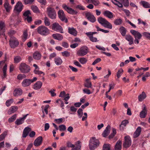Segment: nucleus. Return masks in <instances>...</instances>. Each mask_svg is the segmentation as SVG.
I'll list each match as a JSON object with an SVG mask.
<instances>
[{
	"label": "nucleus",
	"instance_id": "obj_15",
	"mask_svg": "<svg viewBox=\"0 0 150 150\" xmlns=\"http://www.w3.org/2000/svg\"><path fill=\"white\" fill-rule=\"evenodd\" d=\"M28 115V114H27L24 115L23 117L17 119L15 122V124L18 125L23 124L24 122V120L26 118L27 116Z\"/></svg>",
	"mask_w": 150,
	"mask_h": 150
},
{
	"label": "nucleus",
	"instance_id": "obj_55",
	"mask_svg": "<svg viewBox=\"0 0 150 150\" xmlns=\"http://www.w3.org/2000/svg\"><path fill=\"white\" fill-rule=\"evenodd\" d=\"M13 100L12 98L7 100L6 102V105L8 107L11 104L13 103Z\"/></svg>",
	"mask_w": 150,
	"mask_h": 150
},
{
	"label": "nucleus",
	"instance_id": "obj_43",
	"mask_svg": "<svg viewBox=\"0 0 150 150\" xmlns=\"http://www.w3.org/2000/svg\"><path fill=\"white\" fill-rule=\"evenodd\" d=\"M112 132L109 136L108 138L110 139L112 138L116 133V130L114 128H112Z\"/></svg>",
	"mask_w": 150,
	"mask_h": 150
},
{
	"label": "nucleus",
	"instance_id": "obj_46",
	"mask_svg": "<svg viewBox=\"0 0 150 150\" xmlns=\"http://www.w3.org/2000/svg\"><path fill=\"white\" fill-rule=\"evenodd\" d=\"M16 114H14L11 117L8 119V121L9 122H11L14 121L16 118Z\"/></svg>",
	"mask_w": 150,
	"mask_h": 150
},
{
	"label": "nucleus",
	"instance_id": "obj_2",
	"mask_svg": "<svg viewBox=\"0 0 150 150\" xmlns=\"http://www.w3.org/2000/svg\"><path fill=\"white\" fill-rule=\"evenodd\" d=\"M46 13L48 16L51 19H55L56 18L57 13L54 8L50 6L46 8Z\"/></svg>",
	"mask_w": 150,
	"mask_h": 150
},
{
	"label": "nucleus",
	"instance_id": "obj_10",
	"mask_svg": "<svg viewBox=\"0 0 150 150\" xmlns=\"http://www.w3.org/2000/svg\"><path fill=\"white\" fill-rule=\"evenodd\" d=\"M58 15L59 18L62 21L66 23L68 22V20L62 10H59L58 12Z\"/></svg>",
	"mask_w": 150,
	"mask_h": 150
},
{
	"label": "nucleus",
	"instance_id": "obj_21",
	"mask_svg": "<svg viewBox=\"0 0 150 150\" xmlns=\"http://www.w3.org/2000/svg\"><path fill=\"white\" fill-rule=\"evenodd\" d=\"M141 131L142 129L141 127H138L133 134V137L134 138H136L139 137Z\"/></svg>",
	"mask_w": 150,
	"mask_h": 150
},
{
	"label": "nucleus",
	"instance_id": "obj_17",
	"mask_svg": "<svg viewBox=\"0 0 150 150\" xmlns=\"http://www.w3.org/2000/svg\"><path fill=\"white\" fill-rule=\"evenodd\" d=\"M42 136H39L35 140L34 142V145L36 146H38L42 144Z\"/></svg>",
	"mask_w": 150,
	"mask_h": 150
},
{
	"label": "nucleus",
	"instance_id": "obj_13",
	"mask_svg": "<svg viewBox=\"0 0 150 150\" xmlns=\"http://www.w3.org/2000/svg\"><path fill=\"white\" fill-rule=\"evenodd\" d=\"M86 17L87 19L92 23L95 22L96 19L94 16L90 12H87L85 13Z\"/></svg>",
	"mask_w": 150,
	"mask_h": 150
},
{
	"label": "nucleus",
	"instance_id": "obj_34",
	"mask_svg": "<svg viewBox=\"0 0 150 150\" xmlns=\"http://www.w3.org/2000/svg\"><path fill=\"white\" fill-rule=\"evenodd\" d=\"M123 72V70L122 69L118 70L116 74L117 78H116V80L117 81H119V79L120 77Z\"/></svg>",
	"mask_w": 150,
	"mask_h": 150
},
{
	"label": "nucleus",
	"instance_id": "obj_52",
	"mask_svg": "<svg viewBox=\"0 0 150 150\" xmlns=\"http://www.w3.org/2000/svg\"><path fill=\"white\" fill-rule=\"evenodd\" d=\"M62 54L63 57H68L70 56V53L67 51L62 52Z\"/></svg>",
	"mask_w": 150,
	"mask_h": 150
},
{
	"label": "nucleus",
	"instance_id": "obj_30",
	"mask_svg": "<svg viewBox=\"0 0 150 150\" xmlns=\"http://www.w3.org/2000/svg\"><path fill=\"white\" fill-rule=\"evenodd\" d=\"M122 144V142L121 141H118L115 146V150H121Z\"/></svg>",
	"mask_w": 150,
	"mask_h": 150
},
{
	"label": "nucleus",
	"instance_id": "obj_42",
	"mask_svg": "<svg viewBox=\"0 0 150 150\" xmlns=\"http://www.w3.org/2000/svg\"><path fill=\"white\" fill-rule=\"evenodd\" d=\"M74 145L75 146H76L75 147L76 148L78 149H79L81 150V142H80V141H78L76 142Z\"/></svg>",
	"mask_w": 150,
	"mask_h": 150
},
{
	"label": "nucleus",
	"instance_id": "obj_56",
	"mask_svg": "<svg viewBox=\"0 0 150 150\" xmlns=\"http://www.w3.org/2000/svg\"><path fill=\"white\" fill-rule=\"evenodd\" d=\"M31 13L30 11L28 10L25 11L23 14L24 18L29 16L30 15H31Z\"/></svg>",
	"mask_w": 150,
	"mask_h": 150
},
{
	"label": "nucleus",
	"instance_id": "obj_61",
	"mask_svg": "<svg viewBox=\"0 0 150 150\" xmlns=\"http://www.w3.org/2000/svg\"><path fill=\"white\" fill-rule=\"evenodd\" d=\"M34 1V0H24L25 4H31Z\"/></svg>",
	"mask_w": 150,
	"mask_h": 150
},
{
	"label": "nucleus",
	"instance_id": "obj_22",
	"mask_svg": "<svg viewBox=\"0 0 150 150\" xmlns=\"http://www.w3.org/2000/svg\"><path fill=\"white\" fill-rule=\"evenodd\" d=\"M18 109V107L17 106H11L8 111V113L9 115L16 112Z\"/></svg>",
	"mask_w": 150,
	"mask_h": 150
},
{
	"label": "nucleus",
	"instance_id": "obj_4",
	"mask_svg": "<svg viewBox=\"0 0 150 150\" xmlns=\"http://www.w3.org/2000/svg\"><path fill=\"white\" fill-rule=\"evenodd\" d=\"M38 33L42 35L46 36L50 33L49 30L44 26H39L37 29Z\"/></svg>",
	"mask_w": 150,
	"mask_h": 150
},
{
	"label": "nucleus",
	"instance_id": "obj_51",
	"mask_svg": "<svg viewBox=\"0 0 150 150\" xmlns=\"http://www.w3.org/2000/svg\"><path fill=\"white\" fill-rule=\"evenodd\" d=\"M5 22L3 21H0V30H3L5 28Z\"/></svg>",
	"mask_w": 150,
	"mask_h": 150
},
{
	"label": "nucleus",
	"instance_id": "obj_8",
	"mask_svg": "<svg viewBox=\"0 0 150 150\" xmlns=\"http://www.w3.org/2000/svg\"><path fill=\"white\" fill-rule=\"evenodd\" d=\"M88 48L86 46L81 47L77 52V54L79 56H83L86 54L88 52Z\"/></svg>",
	"mask_w": 150,
	"mask_h": 150
},
{
	"label": "nucleus",
	"instance_id": "obj_6",
	"mask_svg": "<svg viewBox=\"0 0 150 150\" xmlns=\"http://www.w3.org/2000/svg\"><path fill=\"white\" fill-rule=\"evenodd\" d=\"M37 80V78L34 77L33 79H26L23 80L21 83L22 86L23 87L28 86L32 83H33Z\"/></svg>",
	"mask_w": 150,
	"mask_h": 150
},
{
	"label": "nucleus",
	"instance_id": "obj_60",
	"mask_svg": "<svg viewBox=\"0 0 150 150\" xmlns=\"http://www.w3.org/2000/svg\"><path fill=\"white\" fill-rule=\"evenodd\" d=\"M128 123V121L127 120H123L121 123V125H120V128H121L122 125H123L124 127H125Z\"/></svg>",
	"mask_w": 150,
	"mask_h": 150
},
{
	"label": "nucleus",
	"instance_id": "obj_1",
	"mask_svg": "<svg viewBox=\"0 0 150 150\" xmlns=\"http://www.w3.org/2000/svg\"><path fill=\"white\" fill-rule=\"evenodd\" d=\"M100 142L95 137H92L89 142V146L90 150H95L99 146Z\"/></svg>",
	"mask_w": 150,
	"mask_h": 150
},
{
	"label": "nucleus",
	"instance_id": "obj_49",
	"mask_svg": "<svg viewBox=\"0 0 150 150\" xmlns=\"http://www.w3.org/2000/svg\"><path fill=\"white\" fill-rule=\"evenodd\" d=\"M96 27L97 29V31H102V32L105 33H108L109 32V30H104L103 29L100 28L98 26H96Z\"/></svg>",
	"mask_w": 150,
	"mask_h": 150
},
{
	"label": "nucleus",
	"instance_id": "obj_32",
	"mask_svg": "<svg viewBox=\"0 0 150 150\" xmlns=\"http://www.w3.org/2000/svg\"><path fill=\"white\" fill-rule=\"evenodd\" d=\"M54 61L55 64L57 65H60L62 63V59L59 57L55 58Z\"/></svg>",
	"mask_w": 150,
	"mask_h": 150
},
{
	"label": "nucleus",
	"instance_id": "obj_24",
	"mask_svg": "<svg viewBox=\"0 0 150 150\" xmlns=\"http://www.w3.org/2000/svg\"><path fill=\"white\" fill-rule=\"evenodd\" d=\"M52 36L55 39L59 41L62 40L63 38L62 35L59 33L54 34L52 35Z\"/></svg>",
	"mask_w": 150,
	"mask_h": 150
},
{
	"label": "nucleus",
	"instance_id": "obj_20",
	"mask_svg": "<svg viewBox=\"0 0 150 150\" xmlns=\"http://www.w3.org/2000/svg\"><path fill=\"white\" fill-rule=\"evenodd\" d=\"M125 39L129 42V44L131 45L134 43V39L130 35L127 34L125 36Z\"/></svg>",
	"mask_w": 150,
	"mask_h": 150
},
{
	"label": "nucleus",
	"instance_id": "obj_11",
	"mask_svg": "<svg viewBox=\"0 0 150 150\" xmlns=\"http://www.w3.org/2000/svg\"><path fill=\"white\" fill-rule=\"evenodd\" d=\"M52 29L54 31L59 32L61 33H64L62 27L57 23H53L52 26Z\"/></svg>",
	"mask_w": 150,
	"mask_h": 150
},
{
	"label": "nucleus",
	"instance_id": "obj_38",
	"mask_svg": "<svg viewBox=\"0 0 150 150\" xmlns=\"http://www.w3.org/2000/svg\"><path fill=\"white\" fill-rule=\"evenodd\" d=\"M125 7H127L129 6V0H119Z\"/></svg>",
	"mask_w": 150,
	"mask_h": 150
},
{
	"label": "nucleus",
	"instance_id": "obj_35",
	"mask_svg": "<svg viewBox=\"0 0 150 150\" xmlns=\"http://www.w3.org/2000/svg\"><path fill=\"white\" fill-rule=\"evenodd\" d=\"M31 8L33 12L36 13H40V11L38 7L35 5H32L31 6Z\"/></svg>",
	"mask_w": 150,
	"mask_h": 150
},
{
	"label": "nucleus",
	"instance_id": "obj_31",
	"mask_svg": "<svg viewBox=\"0 0 150 150\" xmlns=\"http://www.w3.org/2000/svg\"><path fill=\"white\" fill-rule=\"evenodd\" d=\"M4 7L7 12H8L11 9V6L7 1H6L4 4Z\"/></svg>",
	"mask_w": 150,
	"mask_h": 150
},
{
	"label": "nucleus",
	"instance_id": "obj_62",
	"mask_svg": "<svg viewBox=\"0 0 150 150\" xmlns=\"http://www.w3.org/2000/svg\"><path fill=\"white\" fill-rule=\"evenodd\" d=\"M25 20H27L28 23H30L32 21V19L31 17L28 16L24 18Z\"/></svg>",
	"mask_w": 150,
	"mask_h": 150
},
{
	"label": "nucleus",
	"instance_id": "obj_23",
	"mask_svg": "<svg viewBox=\"0 0 150 150\" xmlns=\"http://www.w3.org/2000/svg\"><path fill=\"white\" fill-rule=\"evenodd\" d=\"M42 86V83L40 81H38L33 85V88L36 90L40 89Z\"/></svg>",
	"mask_w": 150,
	"mask_h": 150
},
{
	"label": "nucleus",
	"instance_id": "obj_63",
	"mask_svg": "<svg viewBox=\"0 0 150 150\" xmlns=\"http://www.w3.org/2000/svg\"><path fill=\"white\" fill-rule=\"evenodd\" d=\"M76 8L79 9L80 10H85V8L81 4L76 5Z\"/></svg>",
	"mask_w": 150,
	"mask_h": 150
},
{
	"label": "nucleus",
	"instance_id": "obj_14",
	"mask_svg": "<svg viewBox=\"0 0 150 150\" xmlns=\"http://www.w3.org/2000/svg\"><path fill=\"white\" fill-rule=\"evenodd\" d=\"M62 6L63 8L66 10L69 13L72 15H74L76 14L77 13V12L76 11L74 10L71 8L68 7L65 4H63Z\"/></svg>",
	"mask_w": 150,
	"mask_h": 150
},
{
	"label": "nucleus",
	"instance_id": "obj_7",
	"mask_svg": "<svg viewBox=\"0 0 150 150\" xmlns=\"http://www.w3.org/2000/svg\"><path fill=\"white\" fill-rule=\"evenodd\" d=\"M9 44L11 48H14L18 45L19 42L16 38L14 37H11L9 40Z\"/></svg>",
	"mask_w": 150,
	"mask_h": 150
},
{
	"label": "nucleus",
	"instance_id": "obj_50",
	"mask_svg": "<svg viewBox=\"0 0 150 150\" xmlns=\"http://www.w3.org/2000/svg\"><path fill=\"white\" fill-rule=\"evenodd\" d=\"M14 59V62L15 63H18L21 61V58L20 56H18L15 57Z\"/></svg>",
	"mask_w": 150,
	"mask_h": 150
},
{
	"label": "nucleus",
	"instance_id": "obj_5",
	"mask_svg": "<svg viewBox=\"0 0 150 150\" xmlns=\"http://www.w3.org/2000/svg\"><path fill=\"white\" fill-rule=\"evenodd\" d=\"M19 69L22 73H26L30 70V67L24 63H21L20 65Z\"/></svg>",
	"mask_w": 150,
	"mask_h": 150
},
{
	"label": "nucleus",
	"instance_id": "obj_19",
	"mask_svg": "<svg viewBox=\"0 0 150 150\" xmlns=\"http://www.w3.org/2000/svg\"><path fill=\"white\" fill-rule=\"evenodd\" d=\"M110 130L111 127L108 125L102 134L103 136L104 137H106L110 133Z\"/></svg>",
	"mask_w": 150,
	"mask_h": 150
},
{
	"label": "nucleus",
	"instance_id": "obj_27",
	"mask_svg": "<svg viewBox=\"0 0 150 150\" xmlns=\"http://www.w3.org/2000/svg\"><path fill=\"white\" fill-rule=\"evenodd\" d=\"M147 114V110L146 109V106H144L142 110L140 112L139 116L142 118H144Z\"/></svg>",
	"mask_w": 150,
	"mask_h": 150
},
{
	"label": "nucleus",
	"instance_id": "obj_18",
	"mask_svg": "<svg viewBox=\"0 0 150 150\" xmlns=\"http://www.w3.org/2000/svg\"><path fill=\"white\" fill-rule=\"evenodd\" d=\"M23 93V91L20 88H16L14 91L13 95L14 96L17 97L21 96Z\"/></svg>",
	"mask_w": 150,
	"mask_h": 150
},
{
	"label": "nucleus",
	"instance_id": "obj_28",
	"mask_svg": "<svg viewBox=\"0 0 150 150\" xmlns=\"http://www.w3.org/2000/svg\"><path fill=\"white\" fill-rule=\"evenodd\" d=\"M68 33L75 36H76L77 33L74 28H70V27L68 28Z\"/></svg>",
	"mask_w": 150,
	"mask_h": 150
},
{
	"label": "nucleus",
	"instance_id": "obj_57",
	"mask_svg": "<svg viewBox=\"0 0 150 150\" xmlns=\"http://www.w3.org/2000/svg\"><path fill=\"white\" fill-rule=\"evenodd\" d=\"M34 72L35 74L38 75H41V74H42L43 76H44L45 74V73L43 72L39 71L38 69L37 70H35L34 71Z\"/></svg>",
	"mask_w": 150,
	"mask_h": 150
},
{
	"label": "nucleus",
	"instance_id": "obj_48",
	"mask_svg": "<svg viewBox=\"0 0 150 150\" xmlns=\"http://www.w3.org/2000/svg\"><path fill=\"white\" fill-rule=\"evenodd\" d=\"M28 34L27 31L25 30L24 31L23 34V36L22 38L23 41H25L27 38Z\"/></svg>",
	"mask_w": 150,
	"mask_h": 150
},
{
	"label": "nucleus",
	"instance_id": "obj_26",
	"mask_svg": "<svg viewBox=\"0 0 150 150\" xmlns=\"http://www.w3.org/2000/svg\"><path fill=\"white\" fill-rule=\"evenodd\" d=\"M103 14L105 16L109 18H111L113 17L112 13L108 11H105L103 13Z\"/></svg>",
	"mask_w": 150,
	"mask_h": 150
},
{
	"label": "nucleus",
	"instance_id": "obj_59",
	"mask_svg": "<svg viewBox=\"0 0 150 150\" xmlns=\"http://www.w3.org/2000/svg\"><path fill=\"white\" fill-rule=\"evenodd\" d=\"M6 135V133L4 132L3 133L0 135V141H2L4 139Z\"/></svg>",
	"mask_w": 150,
	"mask_h": 150
},
{
	"label": "nucleus",
	"instance_id": "obj_54",
	"mask_svg": "<svg viewBox=\"0 0 150 150\" xmlns=\"http://www.w3.org/2000/svg\"><path fill=\"white\" fill-rule=\"evenodd\" d=\"M59 127V130L61 131H64L66 129V126L64 125H60Z\"/></svg>",
	"mask_w": 150,
	"mask_h": 150
},
{
	"label": "nucleus",
	"instance_id": "obj_25",
	"mask_svg": "<svg viewBox=\"0 0 150 150\" xmlns=\"http://www.w3.org/2000/svg\"><path fill=\"white\" fill-rule=\"evenodd\" d=\"M31 130V129L30 128L28 127H25L24 129L23 132L22 134L23 137L24 138L26 137L28 135L29 132Z\"/></svg>",
	"mask_w": 150,
	"mask_h": 150
},
{
	"label": "nucleus",
	"instance_id": "obj_29",
	"mask_svg": "<svg viewBox=\"0 0 150 150\" xmlns=\"http://www.w3.org/2000/svg\"><path fill=\"white\" fill-rule=\"evenodd\" d=\"M33 57L36 60H39L40 59L41 57V55L40 53L38 51L35 52L33 54Z\"/></svg>",
	"mask_w": 150,
	"mask_h": 150
},
{
	"label": "nucleus",
	"instance_id": "obj_53",
	"mask_svg": "<svg viewBox=\"0 0 150 150\" xmlns=\"http://www.w3.org/2000/svg\"><path fill=\"white\" fill-rule=\"evenodd\" d=\"M110 145L108 144H104L103 147V150H110Z\"/></svg>",
	"mask_w": 150,
	"mask_h": 150
},
{
	"label": "nucleus",
	"instance_id": "obj_41",
	"mask_svg": "<svg viewBox=\"0 0 150 150\" xmlns=\"http://www.w3.org/2000/svg\"><path fill=\"white\" fill-rule=\"evenodd\" d=\"M44 23L45 25L46 26H49L50 24V23L49 19L46 16L44 17Z\"/></svg>",
	"mask_w": 150,
	"mask_h": 150
},
{
	"label": "nucleus",
	"instance_id": "obj_9",
	"mask_svg": "<svg viewBox=\"0 0 150 150\" xmlns=\"http://www.w3.org/2000/svg\"><path fill=\"white\" fill-rule=\"evenodd\" d=\"M131 139L129 136H127L125 137L123 146L124 147L127 148L129 147L131 144Z\"/></svg>",
	"mask_w": 150,
	"mask_h": 150
},
{
	"label": "nucleus",
	"instance_id": "obj_39",
	"mask_svg": "<svg viewBox=\"0 0 150 150\" xmlns=\"http://www.w3.org/2000/svg\"><path fill=\"white\" fill-rule=\"evenodd\" d=\"M141 3L143 6L145 8H150V4L149 3L144 1H142Z\"/></svg>",
	"mask_w": 150,
	"mask_h": 150
},
{
	"label": "nucleus",
	"instance_id": "obj_40",
	"mask_svg": "<svg viewBox=\"0 0 150 150\" xmlns=\"http://www.w3.org/2000/svg\"><path fill=\"white\" fill-rule=\"evenodd\" d=\"M122 22V20L120 18H117L114 21V24L116 25H120Z\"/></svg>",
	"mask_w": 150,
	"mask_h": 150
},
{
	"label": "nucleus",
	"instance_id": "obj_16",
	"mask_svg": "<svg viewBox=\"0 0 150 150\" xmlns=\"http://www.w3.org/2000/svg\"><path fill=\"white\" fill-rule=\"evenodd\" d=\"M130 32L131 34L134 36L135 38H137L139 39H140L141 38L142 35L138 31L132 30H130Z\"/></svg>",
	"mask_w": 150,
	"mask_h": 150
},
{
	"label": "nucleus",
	"instance_id": "obj_37",
	"mask_svg": "<svg viewBox=\"0 0 150 150\" xmlns=\"http://www.w3.org/2000/svg\"><path fill=\"white\" fill-rule=\"evenodd\" d=\"M112 2L113 4L119 7L122 8L123 6L122 3L116 0H112Z\"/></svg>",
	"mask_w": 150,
	"mask_h": 150
},
{
	"label": "nucleus",
	"instance_id": "obj_58",
	"mask_svg": "<svg viewBox=\"0 0 150 150\" xmlns=\"http://www.w3.org/2000/svg\"><path fill=\"white\" fill-rule=\"evenodd\" d=\"M143 35L150 40V33L145 32L143 33Z\"/></svg>",
	"mask_w": 150,
	"mask_h": 150
},
{
	"label": "nucleus",
	"instance_id": "obj_3",
	"mask_svg": "<svg viewBox=\"0 0 150 150\" xmlns=\"http://www.w3.org/2000/svg\"><path fill=\"white\" fill-rule=\"evenodd\" d=\"M98 21L104 27L111 29L112 26L111 23L106 20L105 18L102 17H99L98 18Z\"/></svg>",
	"mask_w": 150,
	"mask_h": 150
},
{
	"label": "nucleus",
	"instance_id": "obj_12",
	"mask_svg": "<svg viewBox=\"0 0 150 150\" xmlns=\"http://www.w3.org/2000/svg\"><path fill=\"white\" fill-rule=\"evenodd\" d=\"M23 6L22 3L18 1L14 7V11L18 13H20L22 10Z\"/></svg>",
	"mask_w": 150,
	"mask_h": 150
},
{
	"label": "nucleus",
	"instance_id": "obj_33",
	"mask_svg": "<svg viewBox=\"0 0 150 150\" xmlns=\"http://www.w3.org/2000/svg\"><path fill=\"white\" fill-rule=\"evenodd\" d=\"M146 97V95L144 92H143L142 94L138 96V100L139 101H142Z\"/></svg>",
	"mask_w": 150,
	"mask_h": 150
},
{
	"label": "nucleus",
	"instance_id": "obj_45",
	"mask_svg": "<svg viewBox=\"0 0 150 150\" xmlns=\"http://www.w3.org/2000/svg\"><path fill=\"white\" fill-rule=\"evenodd\" d=\"M86 82L84 84V86L87 88H91L92 86L91 82L89 81L88 79H86Z\"/></svg>",
	"mask_w": 150,
	"mask_h": 150
},
{
	"label": "nucleus",
	"instance_id": "obj_47",
	"mask_svg": "<svg viewBox=\"0 0 150 150\" xmlns=\"http://www.w3.org/2000/svg\"><path fill=\"white\" fill-rule=\"evenodd\" d=\"M26 77V76L24 74H19L17 76V79L19 80H22L24 78Z\"/></svg>",
	"mask_w": 150,
	"mask_h": 150
},
{
	"label": "nucleus",
	"instance_id": "obj_64",
	"mask_svg": "<svg viewBox=\"0 0 150 150\" xmlns=\"http://www.w3.org/2000/svg\"><path fill=\"white\" fill-rule=\"evenodd\" d=\"M83 91L84 93L88 94H90L92 93L89 89L87 88L83 89Z\"/></svg>",
	"mask_w": 150,
	"mask_h": 150
},
{
	"label": "nucleus",
	"instance_id": "obj_44",
	"mask_svg": "<svg viewBox=\"0 0 150 150\" xmlns=\"http://www.w3.org/2000/svg\"><path fill=\"white\" fill-rule=\"evenodd\" d=\"M79 62L82 64H85L87 62V59L84 57L80 58L79 59Z\"/></svg>",
	"mask_w": 150,
	"mask_h": 150
},
{
	"label": "nucleus",
	"instance_id": "obj_36",
	"mask_svg": "<svg viewBox=\"0 0 150 150\" xmlns=\"http://www.w3.org/2000/svg\"><path fill=\"white\" fill-rule=\"evenodd\" d=\"M119 30L122 36H125L126 34V30L122 26L119 29Z\"/></svg>",
	"mask_w": 150,
	"mask_h": 150
}]
</instances>
